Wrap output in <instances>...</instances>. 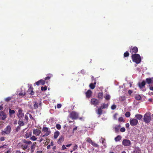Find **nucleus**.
Segmentation results:
<instances>
[{
  "mask_svg": "<svg viewBox=\"0 0 153 153\" xmlns=\"http://www.w3.org/2000/svg\"><path fill=\"white\" fill-rule=\"evenodd\" d=\"M131 58L133 62L137 64L141 62V58L140 55L138 54H134L131 56Z\"/></svg>",
  "mask_w": 153,
  "mask_h": 153,
  "instance_id": "nucleus-1",
  "label": "nucleus"
},
{
  "mask_svg": "<svg viewBox=\"0 0 153 153\" xmlns=\"http://www.w3.org/2000/svg\"><path fill=\"white\" fill-rule=\"evenodd\" d=\"M12 131V129L11 126L9 125H7L4 130H2L1 132V134L2 135H4L6 134H9Z\"/></svg>",
  "mask_w": 153,
  "mask_h": 153,
  "instance_id": "nucleus-2",
  "label": "nucleus"
},
{
  "mask_svg": "<svg viewBox=\"0 0 153 153\" xmlns=\"http://www.w3.org/2000/svg\"><path fill=\"white\" fill-rule=\"evenodd\" d=\"M151 120V117L149 113H146L144 116L143 120L146 123H149Z\"/></svg>",
  "mask_w": 153,
  "mask_h": 153,
  "instance_id": "nucleus-3",
  "label": "nucleus"
},
{
  "mask_svg": "<svg viewBox=\"0 0 153 153\" xmlns=\"http://www.w3.org/2000/svg\"><path fill=\"white\" fill-rule=\"evenodd\" d=\"M145 85L146 82L144 80H143L141 82H139L138 83V85L140 89L143 91L146 90L145 88Z\"/></svg>",
  "mask_w": 153,
  "mask_h": 153,
  "instance_id": "nucleus-4",
  "label": "nucleus"
},
{
  "mask_svg": "<svg viewBox=\"0 0 153 153\" xmlns=\"http://www.w3.org/2000/svg\"><path fill=\"white\" fill-rule=\"evenodd\" d=\"M78 113L74 111H73L69 115L70 118L73 120L77 119L78 118Z\"/></svg>",
  "mask_w": 153,
  "mask_h": 153,
  "instance_id": "nucleus-5",
  "label": "nucleus"
},
{
  "mask_svg": "<svg viewBox=\"0 0 153 153\" xmlns=\"http://www.w3.org/2000/svg\"><path fill=\"white\" fill-rule=\"evenodd\" d=\"M130 52L132 55L136 54L138 51V49L137 47L136 46L134 47L133 48L131 46L130 47Z\"/></svg>",
  "mask_w": 153,
  "mask_h": 153,
  "instance_id": "nucleus-6",
  "label": "nucleus"
},
{
  "mask_svg": "<svg viewBox=\"0 0 153 153\" xmlns=\"http://www.w3.org/2000/svg\"><path fill=\"white\" fill-rule=\"evenodd\" d=\"M130 122L131 125L134 126L137 125L138 123V121L136 119H131L130 120Z\"/></svg>",
  "mask_w": 153,
  "mask_h": 153,
  "instance_id": "nucleus-7",
  "label": "nucleus"
},
{
  "mask_svg": "<svg viewBox=\"0 0 153 153\" xmlns=\"http://www.w3.org/2000/svg\"><path fill=\"white\" fill-rule=\"evenodd\" d=\"M122 145L124 146H130L131 145L130 141L128 139H123L122 142Z\"/></svg>",
  "mask_w": 153,
  "mask_h": 153,
  "instance_id": "nucleus-8",
  "label": "nucleus"
},
{
  "mask_svg": "<svg viewBox=\"0 0 153 153\" xmlns=\"http://www.w3.org/2000/svg\"><path fill=\"white\" fill-rule=\"evenodd\" d=\"M91 102L92 104L95 105H98L100 103L99 101L95 98L91 99Z\"/></svg>",
  "mask_w": 153,
  "mask_h": 153,
  "instance_id": "nucleus-9",
  "label": "nucleus"
},
{
  "mask_svg": "<svg viewBox=\"0 0 153 153\" xmlns=\"http://www.w3.org/2000/svg\"><path fill=\"white\" fill-rule=\"evenodd\" d=\"M0 117L2 120H4L7 117L6 114L3 111H0Z\"/></svg>",
  "mask_w": 153,
  "mask_h": 153,
  "instance_id": "nucleus-10",
  "label": "nucleus"
},
{
  "mask_svg": "<svg viewBox=\"0 0 153 153\" xmlns=\"http://www.w3.org/2000/svg\"><path fill=\"white\" fill-rule=\"evenodd\" d=\"M33 88L32 86L31 85L27 90V92L31 95H33L34 92L33 91Z\"/></svg>",
  "mask_w": 153,
  "mask_h": 153,
  "instance_id": "nucleus-11",
  "label": "nucleus"
},
{
  "mask_svg": "<svg viewBox=\"0 0 153 153\" xmlns=\"http://www.w3.org/2000/svg\"><path fill=\"white\" fill-rule=\"evenodd\" d=\"M44 132H46V133H48V135H49L51 133V131L49 128L46 127H43L42 130Z\"/></svg>",
  "mask_w": 153,
  "mask_h": 153,
  "instance_id": "nucleus-12",
  "label": "nucleus"
},
{
  "mask_svg": "<svg viewBox=\"0 0 153 153\" xmlns=\"http://www.w3.org/2000/svg\"><path fill=\"white\" fill-rule=\"evenodd\" d=\"M45 80L43 79H40L38 81L36 82V84L38 86L40 84L41 85H44L45 83Z\"/></svg>",
  "mask_w": 153,
  "mask_h": 153,
  "instance_id": "nucleus-13",
  "label": "nucleus"
},
{
  "mask_svg": "<svg viewBox=\"0 0 153 153\" xmlns=\"http://www.w3.org/2000/svg\"><path fill=\"white\" fill-rule=\"evenodd\" d=\"M33 134L36 136H39L41 133V131L39 129H34L33 131Z\"/></svg>",
  "mask_w": 153,
  "mask_h": 153,
  "instance_id": "nucleus-14",
  "label": "nucleus"
},
{
  "mask_svg": "<svg viewBox=\"0 0 153 153\" xmlns=\"http://www.w3.org/2000/svg\"><path fill=\"white\" fill-rule=\"evenodd\" d=\"M49 76H47L45 78V80L46 83L48 84L50 82V79L53 76L51 74H49Z\"/></svg>",
  "mask_w": 153,
  "mask_h": 153,
  "instance_id": "nucleus-15",
  "label": "nucleus"
},
{
  "mask_svg": "<svg viewBox=\"0 0 153 153\" xmlns=\"http://www.w3.org/2000/svg\"><path fill=\"white\" fill-rule=\"evenodd\" d=\"M92 91L90 90H88L85 93L86 97L89 98L92 95Z\"/></svg>",
  "mask_w": 153,
  "mask_h": 153,
  "instance_id": "nucleus-16",
  "label": "nucleus"
},
{
  "mask_svg": "<svg viewBox=\"0 0 153 153\" xmlns=\"http://www.w3.org/2000/svg\"><path fill=\"white\" fill-rule=\"evenodd\" d=\"M19 115L18 117L19 118L23 117L24 116V114L22 113V110L21 109H19L18 111Z\"/></svg>",
  "mask_w": 153,
  "mask_h": 153,
  "instance_id": "nucleus-17",
  "label": "nucleus"
},
{
  "mask_svg": "<svg viewBox=\"0 0 153 153\" xmlns=\"http://www.w3.org/2000/svg\"><path fill=\"white\" fill-rule=\"evenodd\" d=\"M96 80L94 79V83H91L89 85L90 88L92 89H94L95 87V85L96 84Z\"/></svg>",
  "mask_w": 153,
  "mask_h": 153,
  "instance_id": "nucleus-18",
  "label": "nucleus"
},
{
  "mask_svg": "<svg viewBox=\"0 0 153 153\" xmlns=\"http://www.w3.org/2000/svg\"><path fill=\"white\" fill-rule=\"evenodd\" d=\"M36 142L33 143L32 145L31 146V150L32 152H34L36 146Z\"/></svg>",
  "mask_w": 153,
  "mask_h": 153,
  "instance_id": "nucleus-19",
  "label": "nucleus"
},
{
  "mask_svg": "<svg viewBox=\"0 0 153 153\" xmlns=\"http://www.w3.org/2000/svg\"><path fill=\"white\" fill-rule=\"evenodd\" d=\"M64 141V137L63 136H61L59 137L57 143L59 144H60Z\"/></svg>",
  "mask_w": 153,
  "mask_h": 153,
  "instance_id": "nucleus-20",
  "label": "nucleus"
},
{
  "mask_svg": "<svg viewBox=\"0 0 153 153\" xmlns=\"http://www.w3.org/2000/svg\"><path fill=\"white\" fill-rule=\"evenodd\" d=\"M122 136L120 135H118L114 138V140L116 142L120 141L122 139Z\"/></svg>",
  "mask_w": 153,
  "mask_h": 153,
  "instance_id": "nucleus-21",
  "label": "nucleus"
},
{
  "mask_svg": "<svg viewBox=\"0 0 153 153\" xmlns=\"http://www.w3.org/2000/svg\"><path fill=\"white\" fill-rule=\"evenodd\" d=\"M134 153H141V150L139 147H136L135 148L134 151Z\"/></svg>",
  "mask_w": 153,
  "mask_h": 153,
  "instance_id": "nucleus-22",
  "label": "nucleus"
},
{
  "mask_svg": "<svg viewBox=\"0 0 153 153\" xmlns=\"http://www.w3.org/2000/svg\"><path fill=\"white\" fill-rule=\"evenodd\" d=\"M22 141L24 143L28 145L32 143V142L30 141L25 139L23 140Z\"/></svg>",
  "mask_w": 153,
  "mask_h": 153,
  "instance_id": "nucleus-23",
  "label": "nucleus"
},
{
  "mask_svg": "<svg viewBox=\"0 0 153 153\" xmlns=\"http://www.w3.org/2000/svg\"><path fill=\"white\" fill-rule=\"evenodd\" d=\"M120 125H119L118 126H116L114 128L115 131L116 133H117L119 132L120 128Z\"/></svg>",
  "mask_w": 153,
  "mask_h": 153,
  "instance_id": "nucleus-24",
  "label": "nucleus"
},
{
  "mask_svg": "<svg viewBox=\"0 0 153 153\" xmlns=\"http://www.w3.org/2000/svg\"><path fill=\"white\" fill-rule=\"evenodd\" d=\"M59 131H57L55 132L54 134V137L55 139H56L58 137L59 134Z\"/></svg>",
  "mask_w": 153,
  "mask_h": 153,
  "instance_id": "nucleus-25",
  "label": "nucleus"
},
{
  "mask_svg": "<svg viewBox=\"0 0 153 153\" xmlns=\"http://www.w3.org/2000/svg\"><path fill=\"white\" fill-rule=\"evenodd\" d=\"M146 82L147 84L150 85L152 83V79L151 78H147L146 79Z\"/></svg>",
  "mask_w": 153,
  "mask_h": 153,
  "instance_id": "nucleus-26",
  "label": "nucleus"
},
{
  "mask_svg": "<svg viewBox=\"0 0 153 153\" xmlns=\"http://www.w3.org/2000/svg\"><path fill=\"white\" fill-rule=\"evenodd\" d=\"M98 97L100 99H102L103 98V93L102 92H100L98 94Z\"/></svg>",
  "mask_w": 153,
  "mask_h": 153,
  "instance_id": "nucleus-27",
  "label": "nucleus"
},
{
  "mask_svg": "<svg viewBox=\"0 0 153 153\" xmlns=\"http://www.w3.org/2000/svg\"><path fill=\"white\" fill-rule=\"evenodd\" d=\"M102 109L100 107L97 109V113L98 114L100 115L102 114Z\"/></svg>",
  "mask_w": 153,
  "mask_h": 153,
  "instance_id": "nucleus-28",
  "label": "nucleus"
},
{
  "mask_svg": "<svg viewBox=\"0 0 153 153\" xmlns=\"http://www.w3.org/2000/svg\"><path fill=\"white\" fill-rule=\"evenodd\" d=\"M135 117L138 120H140L142 118L143 116L141 114H137L135 115Z\"/></svg>",
  "mask_w": 153,
  "mask_h": 153,
  "instance_id": "nucleus-29",
  "label": "nucleus"
},
{
  "mask_svg": "<svg viewBox=\"0 0 153 153\" xmlns=\"http://www.w3.org/2000/svg\"><path fill=\"white\" fill-rule=\"evenodd\" d=\"M33 107L35 109H37L38 107V103L36 101L33 102Z\"/></svg>",
  "mask_w": 153,
  "mask_h": 153,
  "instance_id": "nucleus-30",
  "label": "nucleus"
},
{
  "mask_svg": "<svg viewBox=\"0 0 153 153\" xmlns=\"http://www.w3.org/2000/svg\"><path fill=\"white\" fill-rule=\"evenodd\" d=\"M21 148L24 150H25L28 148V145L27 144L22 145L21 146Z\"/></svg>",
  "mask_w": 153,
  "mask_h": 153,
  "instance_id": "nucleus-31",
  "label": "nucleus"
},
{
  "mask_svg": "<svg viewBox=\"0 0 153 153\" xmlns=\"http://www.w3.org/2000/svg\"><path fill=\"white\" fill-rule=\"evenodd\" d=\"M108 107V105L105 104L103 103L102 105H101L100 107V108H101L102 109H104L105 108H107Z\"/></svg>",
  "mask_w": 153,
  "mask_h": 153,
  "instance_id": "nucleus-32",
  "label": "nucleus"
},
{
  "mask_svg": "<svg viewBox=\"0 0 153 153\" xmlns=\"http://www.w3.org/2000/svg\"><path fill=\"white\" fill-rule=\"evenodd\" d=\"M9 114L10 116H11L12 114L15 113V111L14 110L9 109Z\"/></svg>",
  "mask_w": 153,
  "mask_h": 153,
  "instance_id": "nucleus-33",
  "label": "nucleus"
},
{
  "mask_svg": "<svg viewBox=\"0 0 153 153\" xmlns=\"http://www.w3.org/2000/svg\"><path fill=\"white\" fill-rule=\"evenodd\" d=\"M31 136V133L30 132L29 133H26L25 134V137L26 138H29Z\"/></svg>",
  "mask_w": 153,
  "mask_h": 153,
  "instance_id": "nucleus-34",
  "label": "nucleus"
},
{
  "mask_svg": "<svg viewBox=\"0 0 153 153\" xmlns=\"http://www.w3.org/2000/svg\"><path fill=\"white\" fill-rule=\"evenodd\" d=\"M18 124L19 125V126H23L24 125V122L22 120H19L18 122Z\"/></svg>",
  "mask_w": 153,
  "mask_h": 153,
  "instance_id": "nucleus-35",
  "label": "nucleus"
},
{
  "mask_svg": "<svg viewBox=\"0 0 153 153\" xmlns=\"http://www.w3.org/2000/svg\"><path fill=\"white\" fill-rule=\"evenodd\" d=\"M129 54L128 52L126 51L124 54V57H128L129 56Z\"/></svg>",
  "mask_w": 153,
  "mask_h": 153,
  "instance_id": "nucleus-36",
  "label": "nucleus"
},
{
  "mask_svg": "<svg viewBox=\"0 0 153 153\" xmlns=\"http://www.w3.org/2000/svg\"><path fill=\"white\" fill-rule=\"evenodd\" d=\"M135 98L137 100H139L141 99V97L140 95H138L135 96Z\"/></svg>",
  "mask_w": 153,
  "mask_h": 153,
  "instance_id": "nucleus-37",
  "label": "nucleus"
},
{
  "mask_svg": "<svg viewBox=\"0 0 153 153\" xmlns=\"http://www.w3.org/2000/svg\"><path fill=\"white\" fill-rule=\"evenodd\" d=\"M106 100H108L110 99L111 97L108 94H106V95L105 97Z\"/></svg>",
  "mask_w": 153,
  "mask_h": 153,
  "instance_id": "nucleus-38",
  "label": "nucleus"
},
{
  "mask_svg": "<svg viewBox=\"0 0 153 153\" xmlns=\"http://www.w3.org/2000/svg\"><path fill=\"white\" fill-rule=\"evenodd\" d=\"M12 99V97H8L5 99L4 100L6 102H9Z\"/></svg>",
  "mask_w": 153,
  "mask_h": 153,
  "instance_id": "nucleus-39",
  "label": "nucleus"
},
{
  "mask_svg": "<svg viewBox=\"0 0 153 153\" xmlns=\"http://www.w3.org/2000/svg\"><path fill=\"white\" fill-rule=\"evenodd\" d=\"M47 87L46 86H45L44 87L42 86L41 87V90L42 91H45L47 90Z\"/></svg>",
  "mask_w": 153,
  "mask_h": 153,
  "instance_id": "nucleus-40",
  "label": "nucleus"
},
{
  "mask_svg": "<svg viewBox=\"0 0 153 153\" xmlns=\"http://www.w3.org/2000/svg\"><path fill=\"white\" fill-rule=\"evenodd\" d=\"M91 144L92 145H93V146L96 147L98 148L99 147V145L97 144L96 143H94L93 142H92Z\"/></svg>",
  "mask_w": 153,
  "mask_h": 153,
  "instance_id": "nucleus-41",
  "label": "nucleus"
},
{
  "mask_svg": "<svg viewBox=\"0 0 153 153\" xmlns=\"http://www.w3.org/2000/svg\"><path fill=\"white\" fill-rule=\"evenodd\" d=\"M130 113L129 111H127L126 112L125 115L126 117H129L130 116Z\"/></svg>",
  "mask_w": 153,
  "mask_h": 153,
  "instance_id": "nucleus-42",
  "label": "nucleus"
},
{
  "mask_svg": "<svg viewBox=\"0 0 153 153\" xmlns=\"http://www.w3.org/2000/svg\"><path fill=\"white\" fill-rule=\"evenodd\" d=\"M118 121L120 122H124L125 121V120L123 117H121L119 118Z\"/></svg>",
  "mask_w": 153,
  "mask_h": 153,
  "instance_id": "nucleus-43",
  "label": "nucleus"
},
{
  "mask_svg": "<svg viewBox=\"0 0 153 153\" xmlns=\"http://www.w3.org/2000/svg\"><path fill=\"white\" fill-rule=\"evenodd\" d=\"M30 140H33V141H35L36 140L37 138L34 136H33L30 138Z\"/></svg>",
  "mask_w": 153,
  "mask_h": 153,
  "instance_id": "nucleus-44",
  "label": "nucleus"
},
{
  "mask_svg": "<svg viewBox=\"0 0 153 153\" xmlns=\"http://www.w3.org/2000/svg\"><path fill=\"white\" fill-rule=\"evenodd\" d=\"M56 127L57 129L59 130L61 128V126L59 124H56Z\"/></svg>",
  "mask_w": 153,
  "mask_h": 153,
  "instance_id": "nucleus-45",
  "label": "nucleus"
},
{
  "mask_svg": "<svg viewBox=\"0 0 153 153\" xmlns=\"http://www.w3.org/2000/svg\"><path fill=\"white\" fill-rule=\"evenodd\" d=\"M78 148V146L77 145L75 144L73 148V151H75Z\"/></svg>",
  "mask_w": 153,
  "mask_h": 153,
  "instance_id": "nucleus-46",
  "label": "nucleus"
},
{
  "mask_svg": "<svg viewBox=\"0 0 153 153\" xmlns=\"http://www.w3.org/2000/svg\"><path fill=\"white\" fill-rule=\"evenodd\" d=\"M86 141L88 143H91L92 142V140L90 138H89V137H88L86 138Z\"/></svg>",
  "mask_w": 153,
  "mask_h": 153,
  "instance_id": "nucleus-47",
  "label": "nucleus"
},
{
  "mask_svg": "<svg viewBox=\"0 0 153 153\" xmlns=\"http://www.w3.org/2000/svg\"><path fill=\"white\" fill-rule=\"evenodd\" d=\"M6 138L4 137H1L0 138V141H3L5 140Z\"/></svg>",
  "mask_w": 153,
  "mask_h": 153,
  "instance_id": "nucleus-48",
  "label": "nucleus"
},
{
  "mask_svg": "<svg viewBox=\"0 0 153 153\" xmlns=\"http://www.w3.org/2000/svg\"><path fill=\"white\" fill-rule=\"evenodd\" d=\"M21 126H18L16 129V132H18L20 130Z\"/></svg>",
  "mask_w": 153,
  "mask_h": 153,
  "instance_id": "nucleus-49",
  "label": "nucleus"
},
{
  "mask_svg": "<svg viewBox=\"0 0 153 153\" xmlns=\"http://www.w3.org/2000/svg\"><path fill=\"white\" fill-rule=\"evenodd\" d=\"M116 107V106L115 105H113L111 107V108L112 110L115 109Z\"/></svg>",
  "mask_w": 153,
  "mask_h": 153,
  "instance_id": "nucleus-50",
  "label": "nucleus"
},
{
  "mask_svg": "<svg viewBox=\"0 0 153 153\" xmlns=\"http://www.w3.org/2000/svg\"><path fill=\"white\" fill-rule=\"evenodd\" d=\"M125 131L126 129L124 127H122L120 129V131L121 132H124Z\"/></svg>",
  "mask_w": 153,
  "mask_h": 153,
  "instance_id": "nucleus-51",
  "label": "nucleus"
},
{
  "mask_svg": "<svg viewBox=\"0 0 153 153\" xmlns=\"http://www.w3.org/2000/svg\"><path fill=\"white\" fill-rule=\"evenodd\" d=\"M26 94V93L25 92L22 93L20 92L19 93V95L20 96H24Z\"/></svg>",
  "mask_w": 153,
  "mask_h": 153,
  "instance_id": "nucleus-52",
  "label": "nucleus"
},
{
  "mask_svg": "<svg viewBox=\"0 0 153 153\" xmlns=\"http://www.w3.org/2000/svg\"><path fill=\"white\" fill-rule=\"evenodd\" d=\"M67 149V148L66 147V146H65V145H63L61 149L62 150H64L65 149Z\"/></svg>",
  "mask_w": 153,
  "mask_h": 153,
  "instance_id": "nucleus-53",
  "label": "nucleus"
},
{
  "mask_svg": "<svg viewBox=\"0 0 153 153\" xmlns=\"http://www.w3.org/2000/svg\"><path fill=\"white\" fill-rule=\"evenodd\" d=\"M118 114L117 113H115L114 115V118L115 120H117V116Z\"/></svg>",
  "mask_w": 153,
  "mask_h": 153,
  "instance_id": "nucleus-54",
  "label": "nucleus"
},
{
  "mask_svg": "<svg viewBox=\"0 0 153 153\" xmlns=\"http://www.w3.org/2000/svg\"><path fill=\"white\" fill-rule=\"evenodd\" d=\"M62 105L61 104H58L57 105V107L58 108H61Z\"/></svg>",
  "mask_w": 153,
  "mask_h": 153,
  "instance_id": "nucleus-55",
  "label": "nucleus"
},
{
  "mask_svg": "<svg viewBox=\"0 0 153 153\" xmlns=\"http://www.w3.org/2000/svg\"><path fill=\"white\" fill-rule=\"evenodd\" d=\"M39 138L40 139V140H39V143H41L43 140V139L42 138L41 136H40L39 137Z\"/></svg>",
  "mask_w": 153,
  "mask_h": 153,
  "instance_id": "nucleus-56",
  "label": "nucleus"
},
{
  "mask_svg": "<svg viewBox=\"0 0 153 153\" xmlns=\"http://www.w3.org/2000/svg\"><path fill=\"white\" fill-rule=\"evenodd\" d=\"M1 146V148H6L7 146L6 145H4Z\"/></svg>",
  "mask_w": 153,
  "mask_h": 153,
  "instance_id": "nucleus-57",
  "label": "nucleus"
},
{
  "mask_svg": "<svg viewBox=\"0 0 153 153\" xmlns=\"http://www.w3.org/2000/svg\"><path fill=\"white\" fill-rule=\"evenodd\" d=\"M48 133H45V134L43 135L41 137H44L45 136L47 137V136H48V135H48Z\"/></svg>",
  "mask_w": 153,
  "mask_h": 153,
  "instance_id": "nucleus-58",
  "label": "nucleus"
},
{
  "mask_svg": "<svg viewBox=\"0 0 153 153\" xmlns=\"http://www.w3.org/2000/svg\"><path fill=\"white\" fill-rule=\"evenodd\" d=\"M77 126H76L75 128H74L73 129V133H74V131L75 130H77Z\"/></svg>",
  "mask_w": 153,
  "mask_h": 153,
  "instance_id": "nucleus-59",
  "label": "nucleus"
},
{
  "mask_svg": "<svg viewBox=\"0 0 153 153\" xmlns=\"http://www.w3.org/2000/svg\"><path fill=\"white\" fill-rule=\"evenodd\" d=\"M128 94H129L130 95H131V94L132 93V90H129L128 91Z\"/></svg>",
  "mask_w": 153,
  "mask_h": 153,
  "instance_id": "nucleus-60",
  "label": "nucleus"
},
{
  "mask_svg": "<svg viewBox=\"0 0 153 153\" xmlns=\"http://www.w3.org/2000/svg\"><path fill=\"white\" fill-rule=\"evenodd\" d=\"M149 89L151 91H153V86H151L150 85H149Z\"/></svg>",
  "mask_w": 153,
  "mask_h": 153,
  "instance_id": "nucleus-61",
  "label": "nucleus"
},
{
  "mask_svg": "<svg viewBox=\"0 0 153 153\" xmlns=\"http://www.w3.org/2000/svg\"><path fill=\"white\" fill-rule=\"evenodd\" d=\"M126 128H128L129 126V124L128 123H127L126 124Z\"/></svg>",
  "mask_w": 153,
  "mask_h": 153,
  "instance_id": "nucleus-62",
  "label": "nucleus"
},
{
  "mask_svg": "<svg viewBox=\"0 0 153 153\" xmlns=\"http://www.w3.org/2000/svg\"><path fill=\"white\" fill-rule=\"evenodd\" d=\"M30 119H32V120H35V119H34V118L32 116V115L31 114H30Z\"/></svg>",
  "mask_w": 153,
  "mask_h": 153,
  "instance_id": "nucleus-63",
  "label": "nucleus"
},
{
  "mask_svg": "<svg viewBox=\"0 0 153 153\" xmlns=\"http://www.w3.org/2000/svg\"><path fill=\"white\" fill-rule=\"evenodd\" d=\"M51 146H53V141H51V144H50Z\"/></svg>",
  "mask_w": 153,
  "mask_h": 153,
  "instance_id": "nucleus-64",
  "label": "nucleus"
}]
</instances>
